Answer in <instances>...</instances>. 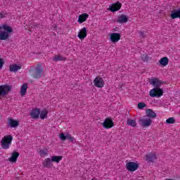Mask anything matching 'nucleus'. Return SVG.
<instances>
[{"instance_id": "nucleus-1", "label": "nucleus", "mask_w": 180, "mask_h": 180, "mask_svg": "<svg viewBox=\"0 0 180 180\" xmlns=\"http://www.w3.org/2000/svg\"><path fill=\"white\" fill-rule=\"evenodd\" d=\"M166 83L167 82L160 80L157 77L149 79V84L155 86V88L150 91V96H151V98H161V96L164 95V90L160 87L161 85H164V84Z\"/></svg>"}, {"instance_id": "nucleus-2", "label": "nucleus", "mask_w": 180, "mask_h": 180, "mask_svg": "<svg viewBox=\"0 0 180 180\" xmlns=\"http://www.w3.org/2000/svg\"><path fill=\"white\" fill-rule=\"evenodd\" d=\"M13 140V136L12 135H6L4 136L1 140V148L4 150H8L10 146L12 144V141Z\"/></svg>"}, {"instance_id": "nucleus-3", "label": "nucleus", "mask_w": 180, "mask_h": 180, "mask_svg": "<svg viewBox=\"0 0 180 180\" xmlns=\"http://www.w3.org/2000/svg\"><path fill=\"white\" fill-rule=\"evenodd\" d=\"M44 75V68L41 67V64H38L35 68L34 72L32 73V77L34 79H39Z\"/></svg>"}, {"instance_id": "nucleus-4", "label": "nucleus", "mask_w": 180, "mask_h": 180, "mask_svg": "<svg viewBox=\"0 0 180 180\" xmlns=\"http://www.w3.org/2000/svg\"><path fill=\"white\" fill-rule=\"evenodd\" d=\"M11 91H12V86L8 84L1 85L0 86V98L6 96Z\"/></svg>"}, {"instance_id": "nucleus-5", "label": "nucleus", "mask_w": 180, "mask_h": 180, "mask_svg": "<svg viewBox=\"0 0 180 180\" xmlns=\"http://www.w3.org/2000/svg\"><path fill=\"white\" fill-rule=\"evenodd\" d=\"M139 165L135 162H129L126 164V168L129 172H134L139 169Z\"/></svg>"}, {"instance_id": "nucleus-6", "label": "nucleus", "mask_w": 180, "mask_h": 180, "mask_svg": "<svg viewBox=\"0 0 180 180\" xmlns=\"http://www.w3.org/2000/svg\"><path fill=\"white\" fill-rule=\"evenodd\" d=\"M121 8H122V4L120 1H117L116 3L112 4L109 6L108 11H110V12L115 13V12H117V11H120Z\"/></svg>"}, {"instance_id": "nucleus-7", "label": "nucleus", "mask_w": 180, "mask_h": 180, "mask_svg": "<svg viewBox=\"0 0 180 180\" xmlns=\"http://www.w3.org/2000/svg\"><path fill=\"white\" fill-rule=\"evenodd\" d=\"M144 118L139 120V123L141 125L143 126V127H148L151 126V123H153V120L150 118L147 119L146 118V116L143 117Z\"/></svg>"}, {"instance_id": "nucleus-8", "label": "nucleus", "mask_w": 180, "mask_h": 180, "mask_svg": "<svg viewBox=\"0 0 180 180\" xmlns=\"http://www.w3.org/2000/svg\"><path fill=\"white\" fill-rule=\"evenodd\" d=\"M94 84L97 88H103L105 81L101 77H97L94 79Z\"/></svg>"}, {"instance_id": "nucleus-9", "label": "nucleus", "mask_w": 180, "mask_h": 180, "mask_svg": "<svg viewBox=\"0 0 180 180\" xmlns=\"http://www.w3.org/2000/svg\"><path fill=\"white\" fill-rule=\"evenodd\" d=\"M120 37H122V34L120 33L114 32L110 34V40L112 43H117L120 40Z\"/></svg>"}, {"instance_id": "nucleus-10", "label": "nucleus", "mask_w": 180, "mask_h": 180, "mask_svg": "<svg viewBox=\"0 0 180 180\" xmlns=\"http://www.w3.org/2000/svg\"><path fill=\"white\" fill-rule=\"evenodd\" d=\"M19 126V121L12 118L8 119L7 127L16 129Z\"/></svg>"}, {"instance_id": "nucleus-11", "label": "nucleus", "mask_w": 180, "mask_h": 180, "mask_svg": "<svg viewBox=\"0 0 180 180\" xmlns=\"http://www.w3.org/2000/svg\"><path fill=\"white\" fill-rule=\"evenodd\" d=\"M146 161L150 164V162H154L157 160V155L155 153H150L145 155Z\"/></svg>"}, {"instance_id": "nucleus-12", "label": "nucleus", "mask_w": 180, "mask_h": 180, "mask_svg": "<svg viewBox=\"0 0 180 180\" xmlns=\"http://www.w3.org/2000/svg\"><path fill=\"white\" fill-rule=\"evenodd\" d=\"M113 121L110 118H106L103 123V127L104 129H111V127H113Z\"/></svg>"}, {"instance_id": "nucleus-13", "label": "nucleus", "mask_w": 180, "mask_h": 180, "mask_svg": "<svg viewBox=\"0 0 180 180\" xmlns=\"http://www.w3.org/2000/svg\"><path fill=\"white\" fill-rule=\"evenodd\" d=\"M30 116L32 119H39V117L40 116V109H32L30 112Z\"/></svg>"}, {"instance_id": "nucleus-14", "label": "nucleus", "mask_w": 180, "mask_h": 180, "mask_svg": "<svg viewBox=\"0 0 180 180\" xmlns=\"http://www.w3.org/2000/svg\"><path fill=\"white\" fill-rule=\"evenodd\" d=\"M87 32H86V27H83L80 32H79L77 37L80 39V40H84L85 37H86Z\"/></svg>"}, {"instance_id": "nucleus-15", "label": "nucleus", "mask_w": 180, "mask_h": 180, "mask_svg": "<svg viewBox=\"0 0 180 180\" xmlns=\"http://www.w3.org/2000/svg\"><path fill=\"white\" fill-rule=\"evenodd\" d=\"M19 153L14 151L13 153H11V157L8 158V161H10V162H16V161H18V157H19Z\"/></svg>"}, {"instance_id": "nucleus-16", "label": "nucleus", "mask_w": 180, "mask_h": 180, "mask_svg": "<svg viewBox=\"0 0 180 180\" xmlns=\"http://www.w3.org/2000/svg\"><path fill=\"white\" fill-rule=\"evenodd\" d=\"M127 22H129V18H127V15H120L117 20V23H127Z\"/></svg>"}, {"instance_id": "nucleus-17", "label": "nucleus", "mask_w": 180, "mask_h": 180, "mask_svg": "<svg viewBox=\"0 0 180 180\" xmlns=\"http://www.w3.org/2000/svg\"><path fill=\"white\" fill-rule=\"evenodd\" d=\"M146 116L150 119H155V117H157V113L151 109L146 110Z\"/></svg>"}, {"instance_id": "nucleus-18", "label": "nucleus", "mask_w": 180, "mask_h": 180, "mask_svg": "<svg viewBox=\"0 0 180 180\" xmlns=\"http://www.w3.org/2000/svg\"><path fill=\"white\" fill-rule=\"evenodd\" d=\"M22 68V66L16 64L10 65L11 72H18L19 70Z\"/></svg>"}, {"instance_id": "nucleus-19", "label": "nucleus", "mask_w": 180, "mask_h": 180, "mask_svg": "<svg viewBox=\"0 0 180 180\" xmlns=\"http://www.w3.org/2000/svg\"><path fill=\"white\" fill-rule=\"evenodd\" d=\"M89 16V15H88L87 13H83L79 16L77 22L79 23H84V22L86 21V19H88Z\"/></svg>"}, {"instance_id": "nucleus-20", "label": "nucleus", "mask_w": 180, "mask_h": 180, "mask_svg": "<svg viewBox=\"0 0 180 180\" xmlns=\"http://www.w3.org/2000/svg\"><path fill=\"white\" fill-rule=\"evenodd\" d=\"M53 161L50 158L45 159L43 165L45 168H51L53 167Z\"/></svg>"}, {"instance_id": "nucleus-21", "label": "nucleus", "mask_w": 180, "mask_h": 180, "mask_svg": "<svg viewBox=\"0 0 180 180\" xmlns=\"http://www.w3.org/2000/svg\"><path fill=\"white\" fill-rule=\"evenodd\" d=\"M169 61V60L167 57H163L159 60V63L160 65L165 67L166 65H168Z\"/></svg>"}, {"instance_id": "nucleus-22", "label": "nucleus", "mask_w": 180, "mask_h": 180, "mask_svg": "<svg viewBox=\"0 0 180 180\" xmlns=\"http://www.w3.org/2000/svg\"><path fill=\"white\" fill-rule=\"evenodd\" d=\"M2 28L6 32V33H8V34H9V33H12V32H13V30H12V27H11L7 24H4L2 26Z\"/></svg>"}, {"instance_id": "nucleus-23", "label": "nucleus", "mask_w": 180, "mask_h": 180, "mask_svg": "<svg viewBox=\"0 0 180 180\" xmlns=\"http://www.w3.org/2000/svg\"><path fill=\"white\" fill-rule=\"evenodd\" d=\"M11 35L8 34L6 32H2L0 33V40H6V39H9Z\"/></svg>"}, {"instance_id": "nucleus-24", "label": "nucleus", "mask_w": 180, "mask_h": 180, "mask_svg": "<svg viewBox=\"0 0 180 180\" xmlns=\"http://www.w3.org/2000/svg\"><path fill=\"white\" fill-rule=\"evenodd\" d=\"M27 91V84L25 83L22 84L20 89L21 96H24V95H26Z\"/></svg>"}, {"instance_id": "nucleus-25", "label": "nucleus", "mask_w": 180, "mask_h": 180, "mask_svg": "<svg viewBox=\"0 0 180 180\" xmlns=\"http://www.w3.org/2000/svg\"><path fill=\"white\" fill-rule=\"evenodd\" d=\"M127 124H128V126H131L132 127H136V126H137V122H136V120L129 118L127 120Z\"/></svg>"}, {"instance_id": "nucleus-26", "label": "nucleus", "mask_w": 180, "mask_h": 180, "mask_svg": "<svg viewBox=\"0 0 180 180\" xmlns=\"http://www.w3.org/2000/svg\"><path fill=\"white\" fill-rule=\"evenodd\" d=\"M63 160V156H52L51 157V161L52 162H56L58 164Z\"/></svg>"}, {"instance_id": "nucleus-27", "label": "nucleus", "mask_w": 180, "mask_h": 180, "mask_svg": "<svg viewBox=\"0 0 180 180\" xmlns=\"http://www.w3.org/2000/svg\"><path fill=\"white\" fill-rule=\"evenodd\" d=\"M48 114H49V111H47L46 110H42L40 114V118L42 120L46 119V117H47Z\"/></svg>"}, {"instance_id": "nucleus-28", "label": "nucleus", "mask_w": 180, "mask_h": 180, "mask_svg": "<svg viewBox=\"0 0 180 180\" xmlns=\"http://www.w3.org/2000/svg\"><path fill=\"white\" fill-rule=\"evenodd\" d=\"M65 60V58H63V56L58 55L56 56L53 58V61H64Z\"/></svg>"}, {"instance_id": "nucleus-29", "label": "nucleus", "mask_w": 180, "mask_h": 180, "mask_svg": "<svg viewBox=\"0 0 180 180\" xmlns=\"http://www.w3.org/2000/svg\"><path fill=\"white\" fill-rule=\"evenodd\" d=\"M66 140H68L70 143H74L75 141V139L74 137L71 136V134L69 133L66 134Z\"/></svg>"}, {"instance_id": "nucleus-30", "label": "nucleus", "mask_w": 180, "mask_h": 180, "mask_svg": "<svg viewBox=\"0 0 180 180\" xmlns=\"http://www.w3.org/2000/svg\"><path fill=\"white\" fill-rule=\"evenodd\" d=\"M144 108H147V104L144 102H140L138 103V109H144Z\"/></svg>"}, {"instance_id": "nucleus-31", "label": "nucleus", "mask_w": 180, "mask_h": 180, "mask_svg": "<svg viewBox=\"0 0 180 180\" xmlns=\"http://www.w3.org/2000/svg\"><path fill=\"white\" fill-rule=\"evenodd\" d=\"M166 123H167V124H174V123H175V118L174 117H169L166 120Z\"/></svg>"}, {"instance_id": "nucleus-32", "label": "nucleus", "mask_w": 180, "mask_h": 180, "mask_svg": "<svg viewBox=\"0 0 180 180\" xmlns=\"http://www.w3.org/2000/svg\"><path fill=\"white\" fill-rule=\"evenodd\" d=\"M141 58L143 63H147V61H148V56H147L146 53H143L141 56Z\"/></svg>"}, {"instance_id": "nucleus-33", "label": "nucleus", "mask_w": 180, "mask_h": 180, "mask_svg": "<svg viewBox=\"0 0 180 180\" xmlns=\"http://www.w3.org/2000/svg\"><path fill=\"white\" fill-rule=\"evenodd\" d=\"M59 139H60L62 141H65V140H67V134L65 135L64 133L60 134Z\"/></svg>"}, {"instance_id": "nucleus-34", "label": "nucleus", "mask_w": 180, "mask_h": 180, "mask_svg": "<svg viewBox=\"0 0 180 180\" xmlns=\"http://www.w3.org/2000/svg\"><path fill=\"white\" fill-rule=\"evenodd\" d=\"M39 154H40L41 157H44V155H47V150H41L39 151Z\"/></svg>"}, {"instance_id": "nucleus-35", "label": "nucleus", "mask_w": 180, "mask_h": 180, "mask_svg": "<svg viewBox=\"0 0 180 180\" xmlns=\"http://www.w3.org/2000/svg\"><path fill=\"white\" fill-rule=\"evenodd\" d=\"M4 64H5V60L4 58H0V70H2L4 68Z\"/></svg>"}, {"instance_id": "nucleus-36", "label": "nucleus", "mask_w": 180, "mask_h": 180, "mask_svg": "<svg viewBox=\"0 0 180 180\" xmlns=\"http://www.w3.org/2000/svg\"><path fill=\"white\" fill-rule=\"evenodd\" d=\"M140 37H142L143 39L146 38V34H144V32L140 31L139 32Z\"/></svg>"}, {"instance_id": "nucleus-37", "label": "nucleus", "mask_w": 180, "mask_h": 180, "mask_svg": "<svg viewBox=\"0 0 180 180\" xmlns=\"http://www.w3.org/2000/svg\"><path fill=\"white\" fill-rule=\"evenodd\" d=\"M5 18V15L2 13H0V19Z\"/></svg>"}, {"instance_id": "nucleus-38", "label": "nucleus", "mask_w": 180, "mask_h": 180, "mask_svg": "<svg viewBox=\"0 0 180 180\" xmlns=\"http://www.w3.org/2000/svg\"><path fill=\"white\" fill-rule=\"evenodd\" d=\"M91 180H95V179H92Z\"/></svg>"}]
</instances>
